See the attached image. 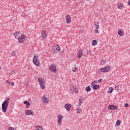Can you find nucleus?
I'll list each match as a JSON object with an SVG mask.
<instances>
[{"mask_svg":"<svg viewBox=\"0 0 130 130\" xmlns=\"http://www.w3.org/2000/svg\"><path fill=\"white\" fill-rule=\"evenodd\" d=\"M10 103V99H7L2 104V111L5 113V112H7V110L8 109V107L9 106V103Z\"/></svg>","mask_w":130,"mask_h":130,"instance_id":"f257e3e1","label":"nucleus"},{"mask_svg":"<svg viewBox=\"0 0 130 130\" xmlns=\"http://www.w3.org/2000/svg\"><path fill=\"white\" fill-rule=\"evenodd\" d=\"M38 81L40 84L41 89H45V80L43 78H39Z\"/></svg>","mask_w":130,"mask_h":130,"instance_id":"f03ea898","label":"nucleus"},{"mask_svg":"<svg viewBox=\"0 0 130 130\" xmlns=\"http://www.w3.org/2000/svg\"><path fill=\"white\" fill-rule=\"evenodd\" d=\"M38 56H35L32 59L33 63L36 66V67H40V61L39 60Z\"/></svg>","mask_w":130,"mask_h":130,"instance_id":"7ed1b4c3","label":"nucleus"},{"mask_svg":"<svg viewBox=\"0 0 130 130\" xmlns=\"http://www.w3.org/2000/svg\"><path fill=\"white\" fill-rule=\"evenodd\" d=\"M49 70L53 73H56V66L54 64H51L49 67Z\"/></svg>","mask_w":130,"mask_h":130,"instance_id":"20e7f679","label":"nucleus"},{"mask_svg":"<svg viewBox=\"0 0 130 130\" xmlns=\"http://www.w3.org/2000/svg\"><path fill=\"white\" fill-rule=\"evenodd\" d=\"M18 39L19 43H23V42L25 41V39H26V36L24 35H21V37H19Z\"/></svg>","mask_w":130,"mask_h":130,"instance_id":"39448f33","label":"nucleus"},{"mask_svg":"<svg viewBox=\"0 0 130 130\" xmlns=\"http://www.w3.org/2000/svg\"><path fill=\"white\" fill-rule=\"evenodd\" d=\"M110 67L109 66L106 67L104 68H103L101 69V71L103 72V73H108L110 71Z\"/></svg>","mask_w":130,"mask_h":130,"instance_id":"423d86ee","label":"nucleus"},{"mask_svg":"<svg viewBox=\"0 0 130 130\" xmlns=\"http://www.w3.org/2000/svg\"><path fill=\"white\" fill-rule=\"evenodd\" d=\"M63 116L61 115V114L58 115V123L59 125H61V120H62Z\"/></svg>","mask_w":130,"mask_h":130,"instance_id":"0eeeda50","label":"nucleus"},{"mask_svg":"<svg viewBox=\"0 0 130 130\" xmlns=\"http://www.w3.org/2000/svg\"><path fill=\"white\" fill-rule=\"evenodd\" d=\"M26 115H34L33 111L31 110H26L25 112Z\"/></svg>","mask_w":130,"mask_h":130,"instance_id":"6e6552de","label":"nucleus"},{"mask_svg":"<svg viewBox=\"0 0 130 130\" xmlns=\"http://www.w3.org/2000/svg\"><path fill=\"white\" fill-rule=\"evenodd\" d=\"M71 91L72 93H78V92H79V89H78V88L74 86H73L71 87Z\"/></svg>","mask_w":130,"mask_h":130,"instance_id":"1a4fd4ad","label":"nucleus"},{"mask_svg":"<svg viewBox=\"0 0 130 130\" xmlns=\"http://www.w3.org/2000/svg\"><path fill=\"white\" fill-rule=\"evenodd\" d=\"M54 51L55 52V53H57L59 50H60V47L58 45H56L54 47Z\"/></svg>","mask_w":130,"mask_h":130,"instance_id":"9d476101","label":"nucleus"},{"mask_svg":"<svg viewBox=\"0 0 130 130\" xmlns=\"http://www.w3.org/2000/svg\"><path fill=\"white\" fill-rule=\"evenodd\" d=\"M83 55H84L83 54V51H82V49H80L77 53L78 58H81V57H82V56Z\"/></svg>","mask_w":130,"mask_h":130,"instance_id":"9b49d317","label":"nucleus"},{"mask_svg":"<svg viewBox=\"0 0 130 130\" xmlns=\"http://www.w3.org/2000/svg\"><path fill=\"white\" fill-rule=\"evenodd\" d=\"M42 37L43 39H45L46 38V36H47V34L46 33V30H42L41 32Z\"/></svg>","mask_w":130,"mask_h":130,"instance_id":"f8f14e48","label":"nucleus"},{"mask_svg":"<svg viewBox=\"0 0 130 130\" xmlns=\"http://www.w3.org/2000/svg\"><path fill=\"white\" fill-rule=\"evenodd\" d=\"M71 107H72V105L70 104H67L64 105V108L67 109V111H70V110H71Z\"/></svg>","mask_w":130,"mask_h":130,"instance_id":"ddd939ff","label":"nucleus"},{"mask_svg":"<svg viewBox=\"0 0 130 130\" xmlns=\"http://www.w3.org/2000/svg\"><path fill=\"white\" fill-rule=\"evenodd\" d=\"M42 101L43 103H45V104L48 103V100H47V99L46 98V95H44L42 98Z\"/></svg>","mask_w":130,"mask_h":130,"instance_id":"4468645a","label":"nucleus"},{"mask_svg":"<svg viewBox=\"0 0 130 130\" xmlns=\"http://www.w3.org/2000/svg\"><path fill=\"white\" fill-rule=\"evenodd\" d=\"M108 109H110L111 110H114V109H117V106H109L108 107Z\"/></svg>","mask_w":130,"mask_h":130,"instance_id":"2eb2a0df","label":"nucleus"},{"mask_svg":"<svg viewBox=\"0 0 130 130\" xmlns=\"http://www.w3.org/2000/svg\"><path fill=\"white\" fill-rule=\"evenodd\" d=\"M66 18V23H67V24L71 23V16L70 15H67Z\"/></svg>","mask_w":130,"mask_h":130,"instance_id":"dca6fc26","label":"nucleus"},{"mask_svg":"<svg viewBox=\"0 0 130 130\" xmlns=\"http://www.w3.org/2000/svg\"><path fill=\"white\" fill-rule=\"evenodd\" d=\"M24 104H25L26 108H29L30 107V103L28 102L27 101L24 102Z\"/></svg>","mask_w":130,"mask_h":130,"instance_id":"f3484780","label":"nucleus"},{"mask_svg":"<svg viewBox=\"0 0 130 130\" xmlns=\"http://www.w3.org/2000/svg\"><path fill=\"white\" fill-rule=\"evenodd\" d=\"M36 128L37 130H43V127L41 125H37L36 126Z\"/></svg>","mask_w":130,"mask_h":130,"instance_id":"a211bd4d","label":"nucleus"},{"mask_svg":"<svg viewBox=\"0 0 130 130\" xmlns=\"http://www.w3.org/2000/svg\"><path fill=\"white\" fill-rule=\"evenodd\" d=\"M117 8L118 9H122L123 8V4L122 3H119Z\"/></svg>","mask_w":130,"mask_h":130,"instance_id":"6ab92c4d","label":"nucleus"},{"mask_svg":"<svg viewBox=\"0 0 130 130\" xmlns=\"http://www.w3.org/2000/svg\"><path fill=\"white\" fill-rule=\"evenodd\" d=\"M93 90H97L99 89V85H95L92 86Z\"/></svg>","mask_w":130,"mask_h":130,"instance_id":"aec40b11","label":"nucleus"},{"mask_svg":"<svg viewBox=\"0 0 130 130\" xmlns=\"http://www.w3.org/2000/svg\"><path fill=\"white\" fill-rule=\"evenodd\" d=\"M19 34H20V32L17 31V32H15L13 35L15 37V38H16V39H18V37H17V36H18L19 35Z\"/></svg>","mask_w":130,"mask_h":130,"instance_id":"412c9836","label":"nucleus"},{"mask_svg":"<svg viewBox=\"0 0 130 130\" xmlns=\"http://www.w3.org/2000/svg\"><path fill=\"white\" fill-rule=\"evenodd\" d=\"M94 24L96 29H99V22H95Z\"/></svg>","mask_w":130,"mask_h":130,"instance_id":"4be33fe9","label":"nucleus"},{"mask_svg":"<svg viewBox=\"0 0 130 130\" xmlns=\"http://www.w3.org/2000/svg\"><path fill=\"white\" fill-rule=\"evenodd\" d=\"M85 91H86V92H90V91H91V87L90 86H88L85 87Z\"/></svg>","mask_w":130,"mask_h":130,"instance_id":"5701e85b","label":"nucleus"},{"mask_svg":"<svg viewBox=\"0 0 130 130\" xmlns=\"http://www.w3.org/2000/svg\"><path fill=\"white\" fill-rule=\"evenodd\" d=\"M97 43H98V42H97L96 40L92 41V45H93V46H95V45H97Z\"/></svg>","mask_w":130,"mask_h":130,"instance_id":"b1692460","label":"nucleus"},{"mask_svg":"<svg viewBox=\"0 0 130 130\" xmlns=\"http://www.w3.org/2000/svg\"><path fill=\"white\" fill-rule=\"evenodd\" d=\"M113 92V88L112 87H110L109 89V91H108V94H111Z\"/></svg>","mask_w":130,"mask_h":130,"instance_id":"393cba45","label":"nucleus"},{"mask_svg":"<svg viewBox=\"0 0 130 130\" xmlns=\"http://www.w3.org/2000/svg\"><path fill=\"white\" fill-rule=\"evenodd\" d=\"M121 123V121L118 120L116 122L115 125H116V126H119V125H120Z\"/></svg>","mask_w":130,"mask_h":130,"instance_id":"a878e982","label":"nucleus"},{"mask_svg":"<svg viewBox=\"0 0 130 130\" xmlns=\"http://www.w3.org/2000/svg\"><path fill=\"white\" fill-rule=\"evenodd\" d=\"M105 63H106V60L104 59L101 61L100 64L101 66H104V64H105Z\"/></svg>","mask_w":130,"mask_h":130,"instance_id":"bb28decb","label":"nucleus"},{"mask_svg":"<svg viewBox=\"0 0 130 130\" xmlns=\"http://www.w3.org/2000/svg\"><path fill=\"white\" fill-rule=\"evenodd\" d=\"M123 33L122 32V31H121V30L119 29L118 31V35H119V36H122V34Z\"/></svg>","mask_w":130,"mask_h":130,"instance_id":"cd10ccee","label":"nucleus"},{"mask_svg":"<svg viewBox=\"0 0 130 130\" xmlns=\"http://www.w3.org/2000/svg\"><path fill=\"white\" fill-rule=\"evenodd\" d=\"M76 110H77V113H81L82 112V109L80 108H77Z\"/></svg>","mask_w":130,"mask_h":130,"instance_id":"c85d7f7f","label":"nucleus"},{"mask_svg":"<svg viewBox=\"0 0 130 130\" xmlns=\"http://www.w3.org/2000/svg\"><path fill=\"white\" fill-rule=\"evenodd\" d=\"M72 71H73L74 72H76V71H77V68L76 67L72 68Z\"/></svg>","mask_w":130,"mask_h":130,"instance_id":"c756f323","label":"nucleus"},{"mask_svg":"<svg viewBox=\"0 0 130 130\" xmlns=\"http://www.w3.org/2000/svg\"><path fill=\"white\" fill-rule=\"evenodd\" d=\"M115 89L116 91H118V90H119V86H116L115 87Z\"/></svg>","mask_w":130,"mask_h":130,"instance_id":"7c9ffc66","label":"nucleus"},{"mask_svg":"<svg viewBox=\"0 0 130 130\" xmlns=\"http://www.w3.org/2000/svg\"><path fill=\"white\" fill-rule=\"evenodd\" d=\"M94 82H95V81H94L93 82H92L91 84V87H93L94 85H95V83H94Z\"/></svg>","mask_w":130,"mask_h":130,"instance_id":"2f4dec72","label":"nucleus"},{"mask_svg":"<svg viewBox=\"0 0 130 130\" xmlns=\"http://www.w3.org/2000/svg\"><path fill=\"white\" fill-rule=\"evenodd\" d=\"M8 130H15V128L13 127H10L8 129Z\"/></svg>","mask_w":130,"mask_h":130,"instance_id":"473e14b6","label":"nucleus"},{"mask_svg":"<svg viewBox=\"0 0 130 130\" xmlns=\"http://www.w3.org/2000/svg\"><path fill=\"white\" fill-rule=\"evenodd\" d=\"M94 32L95 34L99 33V31L98 30V29H95Z\"/></svg>","mask_w":130,"mask_h":130,"instance_id":"72a5a7b5","label":"nucleus"},{"mask_svg":"<svg viewBox=\"0 0 130 130\" xmlns=\"http://www.w3.org/2000/svg\"><path fill=\"white\" fill-rule=\"evenodd\" d=\"M17 52L16 51H13L12 53V54L14 56H15V55H16Z\"/></svg>","mask_w":130,"mask_h":130,"instance_id":"f704fd0d","label":"nucleus"},{"mask_svg":"<svg viewBox=\"0 0 130 130\" xmlns=\"http://www.w3.org/2000/svg\"><path fill=\"white\" fill-rule=\"evenodd\" d=\"M124 107H126V108L128 107V104H127V103L125 104H124Z\"/></svg>","mask_w":130,"mask_h":130,"instance_id":"c9c22d12","label":"nucleus"},{"mask_svg":"<svg viewBox=\"0 0 130 130\" xmlns=\"http://www.w3.org/2000/svg\"><path fill=\"white\" fill-rule=\"evenodd\" d=\"M6 83L7 84H9V85H11V82H10V81L6 80Z\"/></svg>","mask_w":130,"mask_h":130,"instance_id":"e433bc0d","label":"nucleus"},{"mask_svg":"<svg viewBox=\"0 0 130 130\" xmlns=\"http://www.w3.org/2000/svg\"><path fill=\"white\" fill-rule=\"evenodd\" d=\"M10 85H11V86H15V83L12 82V83H10Z\"/></svg>","mask_w":130,"mask_h":130,"instance_id":"4c0bfd02","label":"nucleus"},{"mask_svg":"<svg viewBox=\"0 0 130 130\" xmlns=\"http://www.w3.org/2000/svg\"><path fill=\"white\" fill-rule=\"evenodd\" d=\"M98 82H99V83H101V82H102V79H99V80H98Z\"/></svg>","mask_w":130,"mask_h":130,"instance_id":"58836bf2","label":"nucleus"},{"mask_svg":"<svg viewBox=\"0 0 130 130\" xmlns=\"http://www.w3.org/2000/svg\"><path fill=\"white\" fill-rule=\"evenodd\" d=\"M128 6H130V0H129L127 2Z\"/></svg>","mask_w":130,"mask_h":130,"instance_id":"ea45409f","label":"nucleus"},{"mask_svg":"<svg viewBox=\"0 0 130 130\" xmlns=\"http://www.w3.org/2000/svg\"><path fill=\"white\" fill-rule=\"evenodd\" d=\"M87 54H90V51H87Z\"/></svg>","mask_w":130,"mask_h":130,"instance_id":"a19ab883","label":"nucleus"},{"mask_svg":"<svg viewBox=\"0 0 130 130\" xmlns=\"http://www.w3.org/2000/svg\"><path fill=\"white\" fill-rule=\"evenodd\" d=\"M79 102H81V101H82V100H79Z\"/></svg>","mask_w":130,"mask_h":130,"instance_id":"79ce46f5","label":"nucleus"},{"mask_svg":"<svg viewBox=\"0 0 130 130\" xmlns=\"http://www.w3.org/2000/svg\"><path fill=\"white\" fill-rule=\"evenodd\" d=\"M0 69H1V66H0Z\"/></svg>","mask_w":130,"mask_h":130,"instance_id":"37998d69","label":"nucleus"},{"mask_svg":"<svg viewBox=\"0 0 130 130\" xmlns=\"http://www.w3.org/2000/svg\"><path fill=\"white\" fill-rule=\"evenodd\" d=\"M87 1H89V0H87Z\"/></svg>","mask_w":130,"mask_h":130,"instance_id":"c03bdc74","label":"nucleus"}]
</instances>
